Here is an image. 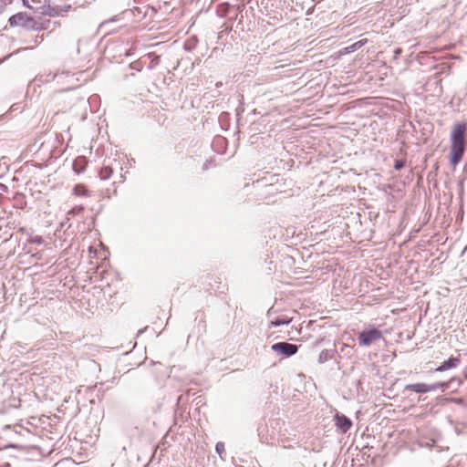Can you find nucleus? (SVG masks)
<instances>
[{
  "mask_svg": "<svg viewBox=\"0 0 467 467\" xmlns=\"http://www.w3.org/2000/svg\"><path fill=\"white\" fill-rule=\"evenodd\" d=\"M450 163L456 167L462 160L467 148V123L457 122L453 125L451 135Z\"/></svg>",
  "mask_w": 467,
  "mask_h": 467,
  "instance_id": "nucleus-1",
  "label": "nucleus"
},
{
  "mask_svg": "<svg viewBox=\"0 0 467 467\" xmlns=\"http://www.w3.org/2000/svg\"><path fill=\"white\" fill-rule=\"evenodd\" d=\"M383 338L382 332L374 326L359 332L358 340L360 347H369L372 343Z\"/></svg>",
  "mask_w": 467,
  "mask_h": 467,
  "instance_id": "nucleus-2",
  "label": "nucleus"
},
{
  "mask_svg": "<svg viewBox=\"0 0 467 467\" xmlns=\"http://www.w3.org/2000/svg\"><path fill=\"white\" fill-rule=\"evenodd\" d=\"M298 346L286 341L277 342L271 346V349L285 358L294 356L298 351Z\"/></svg>",
  "mask_w": 467,
  "mask_h": 467,
  "instance_id": "nucleus-3",
  "label": "nucleus"
},
{
  "mask_svg": "<svg viewBox=\"0 0 467 467\" xmlns=\"http://www.w3.org/2000/svg\"><path fill=\"white\" fill-rule=\"evenodd\" d=\"M32 17L28 16L26 13L20 12L9 18L11 26H20L28 29Z\"/></svg>",
  "mask_w": 467,
  "mask_h": 467,
  "instance_id": "nucleus-4",
  "label": "nucleus"
},
{
  "mask_svg": "<svg viewBox=\"0 0 467 467\" xmlns=\"http://www.w3.org/2000/svg\"><path fill=\"white\" fill-rule=\"evenodd\" d=\"M335 422L337 430L342 433H346L352 426L351 420L346 415L339 413L336 414Z\"/></svg>",
  "mask_w": 467,
  "mask_h": 467,
  "instance_id": "nucleus-5",
  "label": "nucleus"
},
{
  "mask_svg": "<svg viewBox=\"0 0 467 467\" xmlns=\"http://www.w3.org/2000/svg\"><path fill=\"white\" fill-rule=\"evenodd\" d=\"M461 363V358L459 357H451L447 360H444L441 363V365L436 368V371L443 372L451 368H457Z\"/></svg>",
  "mask_w": 467,
  "mask_h": 467,
  "instance_id": "nucleus-6",
  "label": "nucleus"
},
{
  "mask_svg": "<svg viewBox=\"0 0 467 467\" xmlns=\"http://www.w3.org/2000/svg\"><path fill=\"white\" fill-rule=\"evenodd\" d=\"M37 10L41 15L47 16L50 17L58 16L56 5H51L49 1L45 0L44 4L37 7Z\"/></svg>",
  "mask_w": 467,
  "mask_h": 467,
  "instance_id": "nucleus-7",
  "label": "nucleus"
},
{
  "mask_svg": "<svg viewBox=\"0 0 467 467\" xmlns=\"http://www.w3.org/2000/svg\"><path fill=\"white\" fill-rule=\"evenodd\" d=\"M292 320H293V317H288L286 315H282V316L275 317L274 320H272L269 323L268 327L272 328V327H279L282 325H288L289 323L292 322Z\"/></svg>",
  "mask_w": 467,
  "mask_h": 467,
  "instance_id": "nucleus-8",
  "label": "nucleus"
},
{
  "mask_svg": "<svg viewBox=\"0 0 467 467\" xmlns=\"http://www.w3.org/2000/svg\"><path fill=\"white\" fill-rule=\"evenodd\" d=\"M87 161L85 157H78L73 162V171L80 174L86 169Z\"/></svg>",
  "mask_w": 467,
  "mask_h": 467,
  "instance_id": "nucleus-9",
  "label": "nucleus"
},
{
  "mask_svg": "<svg viewBox=\"0 0 467 467\" xmlns=\"http://www.w3.org/2000/svg\"><path fill=\"white\" fill-rule=\"evenodd\" d=\"M405 390H410L420 394L428 392L427 384L425 383L408 384L405 386Z\"/></svg>",
  "mask_w": 467,
  "mask_h": 467,
  "instance_id": "nucleus-10",
  "label": "nucleus"
},
{
  "mask_svg": "<svg viewBox=\"0 0 467 467\" xmlns=\"http://www.w3.org/2000/svg\"><path fill=\"white\" fill-rule=\"evenodd\" d=\"M49 24H50L49 20H47L45 22H40V21H36L34 18H32L28 29H32L35 31L46 30L48 28Z\"/></svg>",
  "mask_w": 467,
  "mask_h": 467,
  "instance_id": "nucleus-11",
  "label": "nucleus"
},
{
  "mask_svg": "<svg viewBox=\"0 0 467 467\" xmlns=\"http://www.w3.org/2000/svg\"><path fill=\"white\" fill-rule=\"evenodd\" d=\"M337 353L336 350L334 349H331V350H328V349H324L322 350L320 353H319V356H318V359H317V362L319 364H323L325 362H327L328 359H331L334 358V355Z\"/></svg>",
  "mask_w": 467,
  "mask_h": 467,
  "instance_id": "nucleus-12",
  "label": "nucleus"
},
{
  "mask_svg": "<svg viewBox=\"0 0 467 467\" xmlns=\"http://www.w3.org/2000/svg\"><path fill=\"white\" fill-rule=\"evenodd\" d=\"M367 42H368V39H366V38L360 39V40L353 43L352 45L345 47L344 48V53L345 54H349V53L355 52L358 49H359L360 47H362Z\"/></svg>",
  "mask_w": 467,
  "mask_h": 467,
  "instance_id": "nucleus-13",
  "label": "nucleus"
},
{
  "mask_svg": "<svg viewBox=\"0 0 467 467\" xmlns=\"http://www.w3.org/2000/svg\"><path fill=\"white\" fill-rule=\"evenodd\" d=\"M145 57H148L150 59V61L148 65V69H153L160 64L161 57L158 56L157 54H155L154 52L148 53L145 56ZM142 58H144V57Z\"/></svg>",
  "mask_w": 467,
  "mask_h": 467,
  "instance_id": "nucleus-14",
  "label": "nucleus"
},
{
  "mask_svg": "<svg viewBox=\"0 0 467 467\" xmlns=\"http://www.w3.org/2000/svg\"><path fill=\"white\" fill-rule=\"evenodd\" d=\"M449 387V382H436L433 384H427V391H434L437 389H441L444 391Z\"/></svg>",
  "mask_w": 467,
  "mask_h": 467,
  "instance_id": "nucleus-15",
  "label": "nucleus"
},
{
  "mask_svg": "<svg viewBox=\"0 0 467 467\" xmlns=\"http://www.w3.org/2000/svg\"><path fill=\"white\" fill-rule=\"evenodd\" d=\"M112 172H113V170L111 167L104 166L100 169L99 175L100 180L106 181L110 178V176L112 175Z\"/></svg>",
  "mask_w": 467,
  "mask_h": 467,
  "instance_id": "nucleus-16",
  "label": "nucleus"
},
{
  "mask_svg": "<svg viewBox=\"0 0 467 467\" xmlns=\"http://www.w3.org/2000/svg\"><path fill=\"white\" fill-rule=\"evenodd\" d=\"M73 193L77 196H88V191L83 184H77L73 188Z\"/></svg>",
  "mask_w": 467,
  "mask_h": 467,
  "instance_id": "nucleus-17",
  "label": "nucleus"
},
{
  "mask_svg": "<svg viewBox=\"0 0 467 467\" xmlns=\"http://www.w3.org/2000/svg\"><path fill=\"white\" fill-rule=\"evenodd\" d=\"M276 181H278V179H276ZM257 184H258L259 187L260 186H265V187L268 188L269 189V191H268L269 193H273L274 192L280 191V189H279V187L277 185V182L263 184V182L257 181Z\"/></svg>",
  "mask_w": 467,
  "mask_h": 467,
  "instance_id": "nucleus-18",
  "label": "nucleus"
},
{
  "mask_svg": "<svg viewBox=\"0 0 467 467\" xmlns=\"http://www.w3.org/2000/svg\"><path fill=\"white\" fill-rule=\"evenodd\" d=\"M57 12L58 13V16H61L63 13H67L71 10L72 6L69 4H65L61 5H56Z\"/></svg>",
  "mask_w": 467,
  "mask_h": 467,
  "instance_id": "nucleus-19",
  "label": "nucleus"
},
{
  "mask_svg": "<svg viewBox=\"0 0 467 467\" xmlns=\"http://www.w3.org/2000/svg\"><path fill=\"white\" fill-rule=\"evenodd\" d=\"M130 67L132 68V69H135L137 71H141L142 67H143V60L142 58L140 59V60H137L135 62H132L130 64Z\"/></svg>",
  "mask_w": 467,
  "mask_h": 467,
  "instance_id": "nucleus-20",
  "label": "nucleus"
},
{
  "mask_svg": "<svg viewBox=\"0 0 467 467\" xmlns=\"http://www.w3.org/2000/svg\"><path fill=\"white\" fill-rule=\"evenodd\" d=\"M84 206L77 205L73 207L70 211H68L67 214L69 215H78L84 211Z\"/></svg>",
  "mask_w": 467,
  "mask_h": 467,
  "instance_id": "nucleus-21",
  "label": "nucleus"
},
{
  "mask_svg": "<svg viewBox=\"0 0 467 467\" xmlns=\"http://www.w3.org/2000/svg\"><path fill=\"white\" fill-rule=\"evenodd\" d=\"M28 242L30 244H42L44 243V239L40 235H35V236H30L28 238Z\"/></svg>",
  "mask_w": 467,
  "mask_h": 467,
  "instance_id": "nucleus-22",
  "label": "nucleus"
},
{
  "mask_svg": "<svg viewBox=\"0 0 467 467\" xmlns=\"http://www.w3.org/2000/svg\"><path fill=\"white\" fill-rule=\"evenodd\" d=\"M215 450H216V452L222 456L223 452H224L225 451V448H224V443L223 442H217L216 445H215Z\"/></svg>",
  "mask_w": 467,
  "mask_h": 467,
  "instance_id": "nucleus-23",
  "label": "nucleus"
},
{
  "mask_svg": "<svg viewBox=\"0 0 467 467\" xmlns=\"http://www.w3.org/2000/svg\"><path fill=\"white\" fill-rule=\"evenodd\" d=\"M405 166V161L403 160H396L394 163V169L396 171H400Z\"/></svg>",
  "mask_w": 467,
  "mask_h": 467,
  "instance_id": "nucleus-24",
  "label": "nucleus"
},
{
  "mask_svg": "<svg viewBox=\"0 0 467 467\" xmlns=\"http://www.w3.org/2000/svg\"><path fill=\"white\" fill-rule=\"evenodd\" d=\"M43 40H44V35L36 36L35 40H34V43L35 44H38V43H41Z\"/></svg>",
  "mask_w": 467,
  "mask_h": 467,
  "instance_id": "nucleus-25",
  "label": "nucleus"
},
{
  "mask_svg": "<svg viewBox=\"0 0 467 467\" xmlns=\"http://www.w3.org/2000/svg\"><path fill=\"white\" fill-rule=\"evenodd\" d=\"M213 161H206L202 165V171H206L209 169V166L212 164Z\"/></svg>",
  "mask_w": 467,
  "mask_h": 467,
  "instance_id": "nucleus-26",
  "label": "nucleus"
},
{
  "mask_svg": "<svg viewBox=\"0 0 467 467\" xmlns=\"http://www.w3.org/2000/svg\"><path fill=\"white\" fill-rule=\"evenodd\" d=\"M23 1V5L27 7V8H32V6L29 5L28 4V0H22Z\"/></svg>",
  "mask_w": 467,
  "mask_h": 467,
  "instance_id": "nucleus-27",
  "label": "nucleus"
},
{
  "mask_svg": "<svg viewBox=\"0 0 467 467\" xmlns=\"http://www.w3.org/2000/svg\"><path fill=\"white\" fill-rule=\"evenodd\" d=\"M350 348L348 345L347 344H342V347H341V351L344 352L347 348Z\"/></svg>",
  "mask_w": 467,
  "mask_h": 467,
  "instance_id": "nucleus-28",
  "label": "nucleus"
},
{
  "mask_svg": "<svg viewBox=\"0 0 467 467\" xmlns=\"http://www.w3.org/2000/svg\"><path fill=\"white\" fill-rule=\"evenodd\" d=\"M146 328H147V327H145V328H143V329L139 330V332H138L137 336H140V334H142Z\"/></svg>",
  "mask_w": 467,
  "mask_h": 467,
  "instance_id": "nucleus-29",
  "label": "nucleus"
},
{
  "mask_svg": "<svg viewBox=\"0 0 467 467\" xmlns=\"http://www.w3.org/2000/svg\"><path fill=\"white\" fill-rule=\"evenodd\" d=\"M182 396L178 397L177 402L180 403L182 401Z\"/></svg>",
  "mask_w": 467,
  "mask_h": 467,
  "instance_id": "nucleus-30",
  "label": "nucleus"
},
{
  "mask_svg": "<svg viewBox=\"0 0 467 467\" xmlns=\"http://www.w3.org/2000/svg\"><path fill=\"white\" fill-rule=\"evenodd\" d=\"M400 53V49H396V50H395V54H396V56H397V55H399Z\"/></svg>",
  "mask_w": 467,
  "mask_h": 467,
  "instance_id": "nucleus-31",
  "label": "nucleus"
},
{
  "mask_svg": "<svg viewBox=\"0 0 467 467\" xmlns=\"http://www.w3.org/2000/svg\"><path fill=\"white\" fill-rule=\"evenodd\" d=\"M185 49L186 50H191V47H188L187 45H185Z\"/></svg>",
  "mask_w": 467,
  "mask_h": 467,
  "instance_id": "nucleus-32",
  "label": "nucleus"
},
{
  "mask_svg": "<svg viewBox=\"0 0 467 467\" xmlns=\"http://www.w3.org/2000/svg\"><path fill=\"white\" fill-rule=\"evenodd\" d=\"M54 25L55 26H59V23L58 22H54Z\"/></svg>",
  "mask_w": 467,
  "mask_h": 467,
  "instance_id": "nucleus-33",
  "label": "nucleus"
},
{
  "mask_svg": "<svg viewBox=\"0 0 467 467\" xmlns=\"http://www.w3.org/2000/svg\"><path fill=\"white\" fill-rule=\"evenodd\" d=\"M32 2H37V3H40V1H36V0H32Z\"/></svg>",
  "mask_w": 467,
  "mask_h": 467,
  "instance_id": "nucleus-34",
  "label": "nucleus"
}]
</instances>
